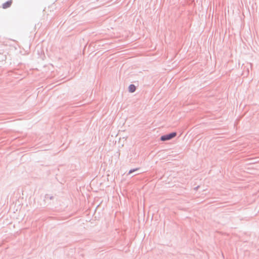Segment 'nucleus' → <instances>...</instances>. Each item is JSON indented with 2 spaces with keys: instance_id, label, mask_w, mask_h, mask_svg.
<instances>
[{
  "instance_id": "nucleus-1",
  "label": "nucleus",
  "mask_w": 259,
  "mask_h": 259,
  "mask_svg": "<svg viewBox=\"0 0 259 259\" xmlns=\"http://www.w3.org/2000/svg\"><path fill=\"white\" fill-rule=\"evenodd\" d=\"M177 133L176 132L171 133L168 135L162 136V137H161L160 139L162 141L169 140L175 137Z\"/></svg>"
},
{
  "instance_id": "nucleus-2",
  "label": "nucleus",
  "mask_w": 259,
  "mask_h": 259,
  "mask_svg": "<svg viewBox=\"0 0 259 259\" xmlns=\"http://www.w3.org/2000/svg\"><path fill=\"white\" fill-rule=\"evenodd\" d=\"M12 4V0H9L8 2L3 4L2 7L3 9H7L9 8Z\"/></svg>"
},
{
  "instance_id": "nucleus-3",
  "label": "nucleus",
  "mask_w": 259,
  "mask_h": 259,
  "mask_svg": "<svg viewBox=\"0 0 259 259\" xmlns=\"http://www.w3.org/2000/svg\"><path fill=\"white\" fill-rule=\"evenodd\" d=\"M136 87L135 86V85L134 84H131L129 87H128V90H129V91L131 92V93H133L136 90Z\"/></svg>"
}]
</instances>
